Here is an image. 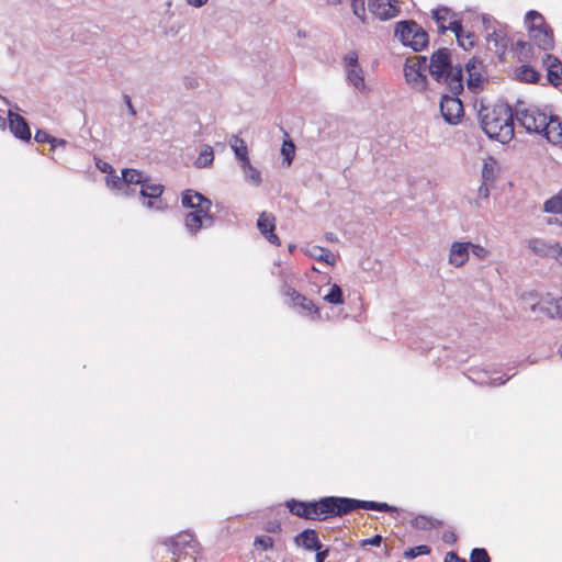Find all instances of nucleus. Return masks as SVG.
<instances>
[{
  "label": "nucleus",
  "instance_id": "f257e3e1",
  "mask_svg": "<svg viewBox=\"0 0 562 562\" xmlns=\"http://www.w3.org/2000/svg\"><path fill=\"white\" fill-rule=\"evenodd\" d=\"M286 507L292 515L306 520H326L333 517H342L358 509L390 514L398 512L397 507L387 503L341 496H325L317 501L292 498L286 502Z\"/></svg>",
  "mask_w": 562,
  "mask_h": 562
},
{
  "label": "nucleus",
  "instance_id": "f03ea898",
  "mask_svg": "<svg viewBox=\"0 0 562 562\" xmlns=\"http://www.w3.org/2000/svg\"><path fill=\"white\" fill-rule=\"evenodd\" d=\"M480 124L488 138L506 144L514 137L512 105L486 108L479 111Z\"/></svg>",
  "mask_w": 562,
  "mask_h": 562
},
{
  "label": "nucleus",
  "instance_id": "7ed1b4c3",
  "mask_svg": "<svg viewBox=\"0 0 562 562\" xmlns=\"http://www.w3.org/2000/svg\"><path fill=\"white\" fill-rule=\"evenodd\" d=\"M450 94H442L440 99V112L446 123L457 125L464 115L463 104L459 94L463 91V70L458 68L448 86Z\"/></svg>",
  "mask_w": 562,
  "mask_h": 562
},
{
  "label": "nucleus",
  "instance_id": "20e7f679",
  "mask_svg": "<svg viewBox=\"0 0 562 562\" xmlns=\"http://www.w3.org/2000/svg\"><path fill=\"white\" fill-rule=\"evenodd\" d=\"M162 544L168 547L175 562H195L201 551V544L189 530L165 539Z\"/></svg>",
  "mask_w": 562,
  "mask_h": 562
},
{
  "label": "nucleus",
  "instance_id": "39448f33",
  "mask_svg": "<svg viewBox=\"0 0 562 562\" xmlns=\"http://www.w3.org/2000/svg\"><path fill=\"white\" fill-rule=\"evenodd\" d=\"M512 110L513 121L516 120L527 133L539 134L540 130L543 128L548 114L539 106L518 99L515 104L512 105Z\"/></svg>",
  "mask_w": 562,
  "mask_h": 562
},
{
  "label": "nucleus",
  "instance_id": "423d86ee",
  "mask_svg": "<svg viewBox=\"0 0 562 562\" xmlns=\"http://www.w3.org/2000/svg\"><path fill=\"white\" fill-rule=\"evenodd\" d=\"M395 36L404 46L414 52H420L428 45V33L414 20H403L396 23Z\"/></svg>",
  "mask_w": 562,
  "mask_h": 562
},
{
  "label": "nucleus",
  "instance_id": "0eeeda50",
  "mask_svg": "<svg viewBox=\"0 0 562 562\" xmlns=\"http://www.w3.org/2000/svg\"><path fill=\"white\" fill-rule=\"evenodd\" d=\"M462 67L460 65L452 66L451 52L447 47H442L432 53L427 69L434 79L441 83L450 86V80L456 75V70Z\"/></svg>",
  "mask_w": 562,
  "mask_h": 562
},
{
  "label": "nucleus",
  "instance_id": "6e6552de",
  "mask_svg": "<svg viewBox=\"0 0 562 562\" xmlns=\"http://www.w3.org/2000/svg\"><path fill=\"white\" fill-rule=\"evenodd\" d=\"M427 69L426 56H414L407 58L404 65V76L408 85L418 90H426L427 77L424 71Z\"/></svg>",
  "mask_w": 562,
  "mask_h": 562
},
{
  "label": "nucleus",
  "instance_id": "1a4fd4ad",
  "mask_svg": "<svg viewBox=\"0 0 562 562\" xmlns=\"http://www.w3.org/2000/svg\"><path fill=\"white\" fill-rule=\"evenodd\" d=\"M198 209L189 212L184 218V226L190 235H196L203 227L213 226L214 216L210 213L212 202L196 204Z\"/></svg>",
  "mask_w": 562,
  "mask_h": 562
},
{
  "label": "nucleus",
  "instance_id": "9d476101",
  "mask_svg": "<svg viewBox=\"0 0 562 562\" xmlns=\"http://www.w3.org/2000/svg\"><path fill=\"white\" fill-rule=\"evenodd\" d=\"M282 294L290 299L289 305L292 308H294L300 315H311L313 318H319V310L313 303V301L297 292L292 286L284 284L282 289Z\"/></svg>",
  "mask_w": 562,
  "mask_h": 562
},
{
  "label": "nucleus",
  "instance_id": "9b49d317",
  "mask_svg": "<svg viewBox=\"0 0 562 562\" xmlns=\"http://www.w3.org/2000/svg\"><path fill=\"white\" fill-rule=\"evenodd\" d=\"M164 186L159 183H150L147 177L139 189V198L144 206L150 210L164 211L167 203L161 199Z\"/></svg>",
  "mask_w": 562,
  "mask_h": 562
},
{
  "label": "nucleus",
  "instance_id": "f8f14e48",
  "mask_svg": "<svg viewBox=\"0 0 562 562\" xmlns=\"http://www.w3.org/2000/svg\"><path fill=\"white\" fill-rule=\"evenodd\" d=\"M147 176L144 172L136 169L125 168L122 170V177L112 176L106 178V184L109 187L125 190V194H128L131 184L142 186L146 180Z\"/></svg>",
  "mask_w": 562,
  "mask_h": 562
},
{
  "label": "nucleus",
  "instance_id": "ddd939ff",
  "mask_svg": "<svg viewBox=\"0 0 562 562\" xmlns=\"http://www.w3.org/2000/svg\"><path fill=\"white\" fill-rule=\"evenodd\" d=\"M543 125L539 134L544 136L552 145H562V120L560 116L548 115Z\"/></svg>",
  "mask_w": 562,
  "mask_h": 562
},
{
  "label": "nucleus",
  "instance_id": "4468645a",
  "mask_svg": "<svg viewBox=\"0 0 562 562\" xmlns=\"http://www.w3.org/2000/svg\"><path fill=\"white\" fill-rule=\"evenodd\" d=\"M560 243L548 241L543 238L532 237L527 240V248L541 258L555 259Z\"/></svg>",
  "mask_w": 562,
  "mask_h": 562
},
{
  "label": "nucleus",
  "instance_id": "2eb2a0df",
  "mask_svg": "<svg viewBox=\"0 0 562 562\" xmlns=\"http://www.w3.org/2000/svg\"><path fill=\"white\" fill-rule=\"evenodd\" d=\"M8 126L10 128V132L16 138L24 140V142L31 140L30 126H29L26 120L22 115L9 110L8 111Z\"/></svg>",
  "mask_w": 562,
  "mask_h": 562
},
{
  "label": "nucleus",
  "instance_id": "dca6fc26",
  "mask_svg": "<svg viewBox=\"0 0 562 562\" xmlns=\"http://www.w3.org/2000/svg\"><path fill=\"white\" fill-rule=\"evenodd\" d=\"M482 61L473 57L465 64V70L468 72V89L472 92H477L482 87Z\"/></svg>",
  "mask_w": 562,
  "mask_h": 562
},
{
  "label": "nucleus",
  "instance_id": "f3484780",
  "mask_svg": "<svg viewBox=\"0 0 562 562\" xmlns=\"http://www.w3.org/2000/svg\"><path fill=\"white\" fill-rule=\"evenodd\" d=\"M530 38L542 50H551L554 47V37L552 29L547 25L543 27H530Z\"/></svg>",
  "mask_w": 562,
  "mask_h": 562
},
{
  "label": "nucleus",
  "instance_id": "a211bd4d",
  "mask_svg": "<svg viewBox=\"0 0 562 562\" xmlns=\"http://www.w3.org/2000/svg\"><path fill=\"white\" fill-rule=\"evenodd\" d=\"M394 2L395 0H368V9L380 20H387L394 18L398 12Z\"/></svg>",
  "mask_w": 562,
  "mask_h": 562
},
{
  "label": "nucleus",
  "instance_id": "6ab92c4d",
  "mask_svg": "<svg viewBox=\"0 0 562 562\" xmlns=\"http://www.w3.org/2000/svg\"><path fill=\"white\" fill-rule=\"evenodd\" d=\"M257 227L269 243L280 245V238L274 234L276 217L272 214L262 212L257 220Z\"/></svg>",
  "mask_w": 562,
  "mask_h": 562
},
{
  "label": "nucleus",
  "instance_id": "aec40b11",
  "mask_svg": "<svg viewBox=\"0 0 562 562\" xmlns=\"http://www.w3.org/2000/svg\"><path fill=\"white\" fill-rule=\"evenodd\" d=\"M471 241H454L449 251V263L456 268L462 267L469 259Z\"/></svg>",
  "mask_w": 562,
  "mask_h": 562
},
{
  "label": "nucleus",
  "instance_id": "412c9836",
  "mask_svg": "<svg viewBox=\"0 0 562 562\" xmlns=\"http://www.w3.org/2000/svg\"><path fill=\"white\" fill-rule=\"evenodd\" d=\"M294 543L297 547H302L307 551H314L317 548H322L323 544L318 538L315 529H304L294 537Z\"/></svg>",
  "mask_w": 562,
  "mask_h": 562
},
{
  "label": "nucleus",
  "instance_id": "4be33fe9",
  "mask_svg": "<svg viewBox=\"0 0 562 562\" xmlns=\"http://www.w3.org/2000/svg\"><path fill=\"white\" fill-rule=\"evenodd\" d=\"M546 61L548 63V81L557 87L562 82V63L552 55H547Z\"/></svg>",
  "mask_w": 562,
  "mask_h": 562
},
{
  "label": "nucleus",
  "instance_id": "5701e85b",
  "mask_svg": "<svg viewBox=\"0 0 562 562\" xmlns=\"http://www.w3.org/2000/svg\"><path fill=\"white\" fill-rule=\"evenodd\" d=\"M206 202L212 201L202 193L192 189H187L181 193V203L184 207L196 210V204H206Z\"/></svg>",
  "mask_w": 562,
  "mask_h": 562
},
{
  "label": "nucleus",
  "instance_id": "b1692460",
  "mask_svg": "<svg viewBox=\"0 0 562 562\" xmlns=\"http://www.w3.org/2000/svg\"><path fill=\"white\" fill-rule=\"evenodd\" d=\"M539 310L550 318L562 319V296L558 299L543 300L540 303Z\"/></svg>",
  "mask_w": 562,
  "mask_h": 562
},
{
  "label": "nucleus",
  "instance_id": "393cba45",
  "mask_svg": "<svg viewBox=\"0 0 562 562\" xmlns=\"http://www.w3.org/2000/svg\"><path fill=\"white\" fill-rule=\"evenodd\" d=\"M246 182L259 187L262 182L261 172L251 165L250 159L240 165Z\"/></svg>",
  "mask_w": 562,
  "mask_h": 562
},
{
  "label": "nucleus",
  "instance_id": "a878e982",
  "mask_svg": "<svg viewBox=\"0 0 562 562\" xmlns=\"http://www.w3.org/2000/svg\"><path fill=\"white\" fill-rule=\"evenodd\" d=\"M497 160L494 157L488 156L487 158H485L483 160L481 172L482 181L494 183L497 175Z\"/></svg>",
  "mask_w": 562,
  "mask_h": 562
},
{
  "label": "nucleus",
  "instance_id": "bb28decb",
  "mask_svg": "<svg viewBox=\"0 0 562 562\" xmlns=\"http://www.w3.org/2000/svg\"><path fill=\"white\" fill-rule=\"evenodd\" d=\"M229 144L240 165L249 160L248 148L243 138L238 137L237 135H234L231 138Z\"/></svg>",
  "mask_w": 562,
  "mask_h": 562
},
{
  "label": "nucleus",
  "instance_id": "cd10ccee",
  "mask_svg": "<svg viewBox=\"0 0 562 562\" xmlns=\"http://www.w3.org/2000/svg\"><path fill=\"white\" fill-rule=\"evenodd\" d=\"M486 41L488 43H494L496 50L502 52H504L510 43L508 36L501 30H494L492 33H488L486 36Z\"/></svg>",
  "mask_w": 562,
  "mask_h": 562
},
{
  "label": "nucleus",
  "instance_id": "c85d7f7f",
  "mask_svg": "<svg viewBox=\"0 0 562 562\" xmlns=\"http://www.w3.org/2000/svg\"><path fill=\"white\" fill-rule=\"evenodd\" d=\"M346 74L347 80L350 85H352L357 90H364L366 83L363 70L361 69V67L348 68V70H346Z\"/></svg>",
  "mask_w": 562,
  "mask_h": 562
},
{
  "label": "nucleus",
  "instance_id": "c756f323",
  "mask_svg": "<svg viewBox=\"0 0 562 562\" xmlns=\"http://www.w3.org/2000/svg\"><path fill=\"white\" fill-rule=\"evenodd\" d=\"M441 525V521L429 516L418 515L412 520V526L419 530H429Z\"/></svg>",
  "mask_w": 562,
  "mask_h": 562
},
{
  "label": "nucleus",
  "instance_id": "7c9ffc66",
  "mask_svg": "<svg viewBox=\"0 0 562 562\" xmlns=\"http://www.w3.org/2000/svg\"><path fill=\"white\" fill-rule=\"evenodd\" d=\"M447 31L453 32L459 45L467 49V45L463 43V27L461 21L453 20L450 21L447 26H440V34H445Z\"/></svg>",
  "mask_w": 562,
  "mask_h": 562
},
{
  "label": "nucleus",
  "instance_id": "2f4dec72",
  "mask_svg": "<svg viewBox=\"0 0 562 562\" xmlns=\"http://www.w3.org/2000/svg\"><path fill=\"white\" fill-rule=\"evenodd\" d=\"M517 77L520 81L535 83L540 79V74L529 65H522L518 71Z\"/></svg>",
  "mask_w": 562,
  "mask_h": 562
},
{
  "label": "nucleus",
  "instance_id": "473e14b6",
  "mask_svg": "<svg viewBox=\"0 0 562 562\" xmlns=\"http://www.w3.org/2000/svg\"><path fill=\"white\" fill-rule=\"evenodd\" d=\"M543 211L547 213H562V189L543 204Z\"/></svg>",
  "mask_w": 562,
  "mask_h": 562
},
{
  "label": "nucleus",
  "instance_id": "72a5a7b5",
  "mask_svg": "<svg viewBox=\"0 0 562 562\" xmlns=\"http://www.w3.org/2000/svg\"><path fill=\"white\" fill-rule=\"evenodd\" d=\"M214 160V151L213 148L206 145L200 153L198 159L195 160V167L198 168H207L211 167Z\"/></svg>",
  "mask_w": 562,
  "mask_h": 562
},
{
  "label": "nucleus",
  "instance_id": "f704fd0d",
  "mask_svg": "<svg viewBox=\"0 0 562 562\" xmlns=\"http://www.w3.org/2000/svg\"><path fill=\"white\" fill-rule=\"evenodd\" d=\"M525 21L528 27V31H530V27H543L548 24L544 21V18L541 13L535 10H530L526 13Z\"/></svg>",
  "mask_w": 562,
  "mask_h": 562
},
{
  "label": "nucleus",
  "instance_id": "c9c22d12",
  "mask_svg": "<svg viewBox=\"0 0 562 562\" xmlns=\"http://www.w3.org/2000/svg\"><path fill=\"white\" fill-rule=\"evenodd\" d=\"M324 300L334 305L344 304L342 289L338 284H333L329 292L324 296Z\"/></svg>",
  "mask_w": 562,
  "mask_h": 562
},
{
  "label": "nucleus",
  "instance_id": "e433bc0d",
  "mask_svg": "<svg viewBox=\"0 0 562 562\" xmlns=\"http://www.w3.org/2000/svg\"><path fill=\"white\" fill-rule=\"evenodd\" d=\"M311 255L321 261L326 262L329 266H334L336 263L335 255L327 248L314 247V251Z\"/></svg>",
  "mask_w": 562,
  "mask_h": 562
},
{
  "label": "nucleus",
  "instance_id": "4c0bfd02",
  "mask_svg": "<svg viewBox=\"0 0 562 562\" xmlns=\"http://www.w3.org/2000/svg\"><path fill=\"white\" fill-rule=\"evenodd\" d=\"M431 551L430 547L427 544H419L413 548H409L404 551L403 557L407 560L416 559L419 555H427Z\"/></svg>",
  "mask_w": 562,
  "mask_h": 562
},
{
  "label": "nucleus",
  "instance_id": "58836bf2",
  "mask_svg": "<svg viewBox=\"0 0 562 562\" xmlns=\"http://www.w3.org/2000/svg\"><path fill=\"white\" fill-rule=\"evenodd\" d=\"M281 154L283 156L284 161L288 165H291L294 155H295V146L292 140H284L281 148Z\"/></svg>",
  "mask_w": 562,
  "mask_h": 562
},
{
  "label": "nucleus",
  "instance_id": "ea45409f",
  "mask_svg": "<svg viewBox=\"0 0 562 562\" xmlns=\"http://www.w3.org/2000/svg\"><path fill=\"white\" fill-rule=\"evenodd\" d=\"M470 562H491V558L485 549L474 548L470 554Z\"/></svg>",
  "mask_w": 562,
  "mask_h": 562
},
{
  "label": "nucleus",
  "instance_id": "a19ab883",
  "mask_svg": "<svg viewBox=\"0 0 562 562\" xmlns=\"http://www.w3.org/2000/svg\"><path fill=\"white\" fill-rule=\"evenodd\" d=\"M449 12L450 11L447 8H441V9L432 10V19L437 23L438 32L439 33H440V26H447L445 24V21L447 20V16H448Z\"/></svg>",
  "mask_w": 562,
  "mask_h": 562
},
{
  "label": "nucleus",
  "instance_id": "79ce46f5",
  "mask_svg": "<svg viewBox=\"0 0 562 562\" xmlns=\"http://www.w3.org/2000/svg\"><path fill=\"white\" fill-rule=\"evenodd\" d=\"M351 10L358 19L366 22L364 0H351Z\"/></svg>",
  "mask_w": 562,
  "mask_h": 562
},
{
  "label": "nucleus",
  "instance_id": "37998d69",
  "mask_svg": "<svg viewBox=\"0 0 562 562\" xmlns=\"http://www.w3.org/2000/svg\"><path fill=\"white\" fill-rule=\"evenodd\" d=\"M254 544L263 551L272 549L273 539L269 536H258L255 538Z\"/></svg>",
  "mask_w": 562,
  "mask_h": 562
},
{
  "label": "nucleus",
  "instance_id": "c03bdc74",
  "mask_svg": "<svg viewBox=\"0 0 562 562\" xmlns=\"http://www.w3.org/2000/svg\"><path fill=\"white\" fill-rule=\"evenodd\" d=\"M344 64H345L346 70H348V68L360 67L359 63H358V54H357V52L352 50V52H349L348 54H346L344 56Z\"/></svg>",
  "mask_w": 562,
  "mask_h": 562
},
{
  "label": "nucleus",
  "instance_id": "a18cd8bd",
  "mask_svg": "<svg viewBox=\"0 0 562 562\" xmlns=\"http://www.w3.org/2000/svg\"><path fill=\"white\" fill-rule=\"evenodd\" d=\"M470 250L480 260L486 259L490 255V250L481 245L472 244Z\"/></svg>",
  "mask_w": 562,
  "mask_h": 562
},
{
  "label": "nucleus",
  "instance_id": "49530a36",
  "mask_svg": "<svg viewBox=\"0 0 562 562\" xmlns=\"http://www.w3.org/2000/svg\"><path fill=\"white\" fill-rule=\"evenodd\" d=\"M95 166L101 172L108 173L109 175L108 177L113 176L112 173L114 172V169H113L112 165L109 164L108 161H104L102 159H97Z\"/></svg>",
  "mask_w": 562,
  "mask_h": 562
},
{
  "label": "nucleus",
  "instance_id": "de8ad7c7",
  "mask_svg": "<svg viewBox=\"0 0 562 562\" xmlns=\"http://www.w3.org/2000/svg\"><path fill=\"white\" fill-rule=\"evenodd\" d=\"M316 552L315 554V562H325L327 557L329 555V548H317L314 550Z\"/></svg>",
  "mask_w": 562,
  "mask_h": 562
},
{
  "label": "nucleus",
  "instance_id": "09e8293b",
  "mask_svg": "<svg viewBox=\"0 0 562 562\" xmlns=\"http://www.w3.org/2000/svg\"><path fill=\"white\" fill-rule=\"evenodd\" d=\"M50 137H52V135L48 134L46 131L37 130L35 133L34 139L37 143H48L49 144Z\"/></svg>",
  "mask_w": 562,
  "mask_h": 562
},
{
  "label": "nucleus",
  "instance_id": "8fccbe9b",
  "mask_svg": "<svg viewBox=\"0 0 562 562\" xmlns=\"http://www.w3.org/2000/svg\"><path fill=\"white\" fill-rule=\"evenodd\" d=\"M491 182L482 181L481 186L479 187V196L483 199H488L490 196V186Z\"/></svg>",
  "mask_w": 562,
  "mask_h": 562
},
{
  "label": "nucleus",
  "instance_id": "3c124183",
  "mask_svg": "<svg viewBox=\"0 0 562 562\" xmlns=\"http://www.w3.org/2000/svg\"><path fill=\"white\" fill-rule=\"evenodd\" d=\"M509 379H510V376H507L506 379H504L503 376H497V378L490 379L487 382L484 381V383L492 385V386H499V385L505 384ZM481 383L483 384V382H481Z\"/></svg>",
  "mask_w": 562,
  "mask_h": 562
},
{
  "label": "nucleus",
  "instance_id": "603ef678",
  "mask_svg": "<svg viewBox=\"0 0 562 562\" xmlns=\"http://www.w3.org/2000/svg\"><path fill=\"white\" fill-rule=\"evenodd\" d=\"M442 541L448 544H453L457 541V535L454 531L447 530L442 535Z\"/></svg>",
  "mask_w": 562,
  "mask_h": 562
},
{
  "label": "nucleus",
  "instance_id": "864d4df0",
  "mask_svg": "<svg viewBox=\"0 0 562 562\" xmlns=\"http://www.w3.org/2000/svg\"><path fill=\"white\" fill-rule=\"evenodd\" d=\"M381 542H382V536L375 535L371 538L364 539L362 541V546L371 544L374 547H379L381 544Z\"/></svg>",
  "mask_w": 562,
  "mask_h": 562
},
{
  "label": "nucleus",
  "instance_id": "5fc2aeb1",
  "mask_svg": "<svg viewBox=\"0 0 562 562\" xmlns=\"http://www.w3.org/2000/svg\"><path fill=\"white\" fill-rule=\"evenodd\" d=\"M49 145H50L52 149H56L58 147H65L67 145V142L64 138H57V137L52 136L50 140H49Z\"/></svg>",
  "mask_w": 562,
  "mask_h": 562
},
{
  "label": "nucleus",
  "instance_id": "6e6d98bb",
  "mask_svg": "<svg viewBox=\"0 0 562 562\" xmlns=\"http://www.w3.org/2000/svg\"><path fill=\"white\" fill-rule=\"evenodd\" d=\"M443 562H467L464 559L460 558L456 552L450 551L446 554Z\"/></svg>",
  "mask_w": 562,
  "mask_h": 562
},
{
  "label": "nucleus",
  "instance_id": "4d7b16f0",
  "mask_svg": "<svg viewBox=\"0 0 562 562\" xmlns=\"http://www.w3.org/2000/svg\"><path fill=\"white\" fill-rule=\"evenodd\" d=\"M123 100H124V103L126 104L127 106V110H128V113L134 117L136 116V110L134 108V105L132 104V100L130 98L128 94H124L123 95Z\"/></svg>",
  "mask_w": 562,
  "mask_h": 562
},
{
  "label": "nucleus",
  "instance_id": "13d9d810",
  "mask_svg": "<svg viewBox=\"0 0 562 562\" xmlns=\"http://www.w3.org/2000/svg\"><path fill=\"white\" fill-rule=\"evenodd\" d=\"M209 0H187L188 4L194 7V8H201Z\"/></svg>",
  "mask_w": 562,
  "mask_h": 562
},
{
  "label": "nucleus",
  "instance_id": "bf43d9fd",
  "mask_svg": "<svg viewBox=\"0 0 562 562\" xmlns=\"http://www.w3.org/2000/svg\"><path fill=\"white\" fill-rule=\"evenodd\" d=\"M463 43L467 45V48L473 46L472 35L470 33L465 36V40L463 38Z\"/></svg>",
  "mask_w": 562,
  "mask_h": 562
},
{
  "label": "nucleus",
  "instance_id": "052dcab7",
  "mask_svg": "<svg viewBox=\"0 0 562 562\" xmlns=\"http://www.w3.org/2000/svg\"><path fill=\"white\" fill-rule=\"evenodd\" d=\"M554 260L562 266V245L561 244H560V247H559V250L557 252Z\"/></svg>",
  "mask_w": 562,
  "mask_h": 562
},
{
  "label": "nucleus",
  "instance_id": "680f3d73",
  "mask_svg": "<svg viewBox=\"0 0 562 562\" xmlns=\"http://www.w3.org/2000/svg\"><path fill=\"white\" fill-rule=\"evenodd\" d=\"M560 222L561 221L558 217H549L548 221H547V223L549 225H552V224H559L560 225Z\"/></svg>",
  "mask_w": 562,
  "mask_h": 562
},
{
  "label": "nucleus",
  "instance_id": "e2e57ef3",
  "mask_svg": "<svg viewBox=\"0 0 562 562\" xmlns=\"http://www.w3.org/2000/svg\"><path fill=\"white\" fill-rule=\"evenodd\" d=\"M7 126V120L3 115L0 114V130H4Z\"/></svg>",
  "mask_w": 562,
  "mask_h": 562
},
{
  "label": "nucleus",
  "instance_id": "0e129e2a",
  "mask_svg": "<svg viewBox=\"0 0 562 562\" xmlns=\"http://www.w3.org/2000/svg\"><path fill=\"white\" fill-rule=\"evenodd\" d=\"M344 0H326L328 4L337 5L340 4Z\"/></svg>",
  "mask_w": 562,
  "mask_h": 562
},
{
  "label": "nucleus",
  "instance_id": "69168bd1",
  "mask_svg": "<svg viewBox=\"0 0 562 562\" xmlns=\"http://www.w3.org/2000/svg\"><path fill=\"white\" fill-rule=\"evenodd\" d=\"M0 99H1L3 102H5L7 104H10V101H9L5 97H3V95H1V94H0Z\"/></svg>",
  "mask_w": 562,
  "mask_h": 562
},
{
  "label": "nucleus",
  "instance_id": "338daca9",
  "mask_svg": "<svg viewBox=\"0 0 562 562\" xmlns=\"http://www.w3.org/2000/svg\"><path fill=\"white\" fill-rule=\"evenodd\" d=\"M487 22H488V19H487L486 16H483V23H484V24H487ZM485 27L487 29L488 26H487V25H485Z\"/></svg>",
  "mask_w": 562,
  "mask_h": 562
},
{
  "label": "nucleus",
  "instance_id": "774afa93",
  "mask_svg": "<svg viewBox=\"0 0 562 562\" xmlns=\"http://www.w3.org/2000/svg\"><path fill=\"white\" fill-rule=\"evenodd\" d=\"M294 249H295V246H294V245H290V246H289V250H290V251H293Z\"/></svg>",
  "mask_w": 562,
  "mask_h": 562
}]
</instances>
